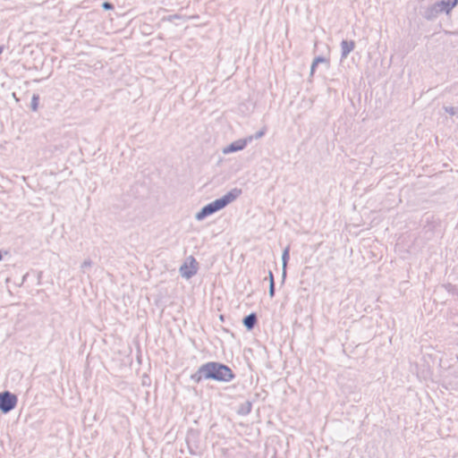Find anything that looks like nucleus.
Instances as JSON below:
<instances>
[{"label": "nucleus", "mask_w": 458, "mask_h": 458, "mask_svg": "<svg viewBox=\"0 0 458 458\" xmlns=\"http://www.w3.org/2000/svg\"><path fill=\"white\" fill-rule=\"evenodd\" d=\"M321 63H325V64H328V61L325 57L318 56V57L314 58V60L311 64V67H310V75H312L314 73L317 65Z\"/></svg>", "instance_id": "nucleus-10"}, {"label": "nucleus", "mask_w": 458, "mask_h": 458, "mask_svg": "<svg viewBox=\"0 0 458 458\" xmlns=\"http://www.w3.org/2000/svg\"><path fill=\"white\" fill-rule=\"evenodd\" d=\"M354 47L355 42L353 40H343L341 42V59H345Z\"/></svg>", "instance_id": "nucleus-7"}, {"label": "nucleus", "mask_w": 458, "mask_h": 458, "mask_svg": "<svg viewBox=\"0 0 458 458\" xmlns=\"http://www.w3.org/2000/svg\"><path fill=\"white\" fill-rule=\"evenodd\" d=\"M452 9L458 4V0H449Z\"/></svg>", "instance_id": "nucleus-19"}, {"label": "nucleus", "mask_w": 458, "mask_h": 458, "mask_svg": "<svg viewBox=\"0 0 458 458\" xmlns=\"http://www.w3.org/2000/svg\"><path fill=\"white\" fill-rule=\"evenodd\" d=\"M250 411H251V403H250V402H246V403H244L241 406V408H240V410H239V412H240L241 414L246 415V414L250 413Z\"/></svg>", "instance_id": "nucleus-12"}, {"label": "nucleus", "mask_w": 458, "mask_h": 458, "mask_svg": "<svg viewBox=\"0 0 458 458\" xmlns=\"http://www.w3.org/2000/svg\"><path fill=\"white\" fill-rule=\"evenodd\" d=\"M269 296L272 298L275 295V282L272 281L269 284V290H268Z\"/></svg>", "instance_id": "nucleus-16"}, {"label": "nucleus", "mask_w": 458, "mask_h": 458, "mask_svg": "<svg viewBox=\"0 0 458 458\" xmlns=\"http://www.w3.org/2000/svg\"><path fill=\"white\" fill-rule=\"evenodd\" d=\"M251 141H252L251 136H249L245 139L237 140L232 142L231 144H229L228 146H226L225 148H224L222 152H223V154L227 155V154H230L233 152L242 150L245 148L247 144Z\"/></svg>", "instance_id": "nucleus-6"}, {"label": "nucleus", "mask_w": 458, "mask_h": 458, "mask_svg": "<svg viewBox=\"0 0 458 458\" xmlns=\"http://www.w3.org/2000/svg\"><path fill=\"white\" fill-rule=\"evenodd\" d=\"M452 11L449 0L437 2L425 8L422 15L428 21L435 20L439 14L445 13L448 14Z\"/></svg>", "instance_id": "nucleus-3"}, {"label": "nucleus", "mask_w": 458, "mask_h": 458, "mask_svg": "<svg viewBox=\"0 0 458 458\" xmlns=\"http://www.w3.org/2000/svg\"><path fill=\"white\" fill-rule=\"evenodd\" d=\"M191 378L195 383H199L202 378H205V372L201 371V366L194 374L191 375Z\"/></svg>", "instance_id": "nucleus-11"}, {"label": "nucleus", "mask_w": 458, "mask_h": 458, "mask_svg": "<svg viewBox=\"0 0 458 458\" xmlns=\"http://www.w3.org/2000/svg\"><path fill=\"white\" fill-rule=\"evenodd\" d=\"M18 402L17 396L9 392L0 393V411L3 413H8L16 407Z\"/></svg>", "instance_id": "nucleus-4"}, {"label": "nucleus", "mask_w": 458, "mask_h": 458, "mask_svg": "<svg viewBox=\"0 0 458 458\" xmlns=\"http://www.w3.org/2000/svg\"><path fill=\"white\" fill-rule=\"evenodd\" d=\"M289 250H290V246H287L284 250L283 254H282V276H283V278H284L286 276V266H287V262L289 259Z\"/></svg>", "instance_id": "nucleus-9"}, {"label": "nucleus", "mask_w": 458, "mask_h": 458, "mask_svg": "<svg viewBox=\"0 0 458 458\" xmlns=\"http://www.w3.org/2000/svg\"><path fill=\"white\" fill-rule=\"evenodd\" d=\"M39 97L36 94L32 96L30 106L33 111H37L38 106Z\"/></svg>", "instance_id": "nucleus-13"}, {"label": "nucleus", "mask_w": 458, "mask_h": 458, "mask_svg": "<svg viewBox=\"0 0 458 458\" xmlns=\"http://www.w3.org/2000/svg\"><path fill=\"white\" fill-rule=\"evenodd\" d=\"M201 371L205 372V378L217 381L228 382L234 377L229 367L217 362L203 364Z\"/></svg>", "instance_id": "nucleus-2"}, {"label": "nucleus", "mask_w": 458, "mask_h": 458, "mask_svg": "<svg viewBox=\"0 0 458 458\" xmlns=\"http://www.w3.org/2000/svg\"><path fill=\"white\" fill-rule=\"evenodd\" d=\"M2 51H3V47H0V54L2 53Z\"/></svg>", "instance_id": "nucleus-21"}, {"label": "nucleus", "mask_w": 458, "mask_h": 458, "mask_svg": "<svg viewBox=\"0 0 458 458\" xmlns=\"http://www.w3.org/2000/svg\"><path fill=\"white\" fill-rule=\"evenodd\" d=\"M444 110L451 115H454L456 114V110L453 106H444Z\"/></svg>", "instance_id": "nucleus-15"}, {"label": "nucleus", "mask_w": 458, "mask_h": 458, "mask_svg": "<svg viewBox=\"0 0 458 458\" xmlns=\"http://www.w3.org/2000/svg\"><path fill=\"white\" fill-rule=\"evenodd\" d=\"M91 266H92V261L90 259H85L81 266V272L85 273L86 269L90 267Z\"/></svg>", "instance_id": "nucleus-14"}, {"label": "nucleus", "mask_w": 458, "mask_h": 458, "mask_svg": "<svg viewBox=\"0 0 458 458\" xmlns=\"http://www.w3.org/2000/svg\"><path fill=\"white\" fill-rule=\"evenodd\" d=\"M197 271V262L192 256L188 257L187 260L179 268L181 276L186 279L192 277Z\"/></svg>", "instance_id": "nucleus-5"}, {"label": "nucleus", "mask_w": 458, "mask_h": 458, "mask_svg": "<svg viewBox=\"0 0 458 458\" xmlns=\"http://www.w3.org/2000/svg\"><path fill=\"white\" fill-rule=\"evenodd\" d=\"M242 323L248 330H251L257 323L256 314L255 313L249 314L248 316H246L243 318Z\"/></svg>", "instance_id": "nucleus-8"}, {"label": "nucleus", "mask_w": 458, "mask_h": 458, "mask_svg": "<svg viewBox=\"0 0 458 458\" xmlns=\"http://www.w3.org/2000/svg\"><path fill=\"white\" fill-rule=\"evenodd\" d=\"M242 194V190L238 188H233L226 194H225L222 198L217 199L208 205L204 206L198 213L195 215V219L198 221L203 220L205 217L216 213V211L221 210L228 204L234 201L240 195Z\"/></svg>", "instance_id": "nucleus-1"}, {"label": "nucleus", "mask_w": 458, "mask_h": 458, "mask_svg": "<svg viewBox=\"0 0 458 458\" xmlns=\"http://www.w3.org/2000/svg\"><path fill=\"white\" fill-rule=\"evenodd\" d=\"M264 134H265V130L262 129V130L257 131L256 134L254 136H251V137H252V140L253 139L258 140V139H260L261 137H263Z\"/></svg>", "instance_id": "nucleus-17"}, {"label": "nucleus", "mask_w": 458, "mask_h": 458, "mask_svg": "<svg viewBox=\"0 0 458 458\" xmlns=\"http://www.w3.org/2000/svg\"><path fill=\"white\" fill-rule=\"evenodd\" d=\"M102 7H103V9H105V10H112V9L114 8L113 4H110V3H108V2H104V3L102 4Z\"/></svg>", "instance_id": "nucleus-18"}, {"label": "nucleus", "mask_w": 458, "mask_h": 458, "mask_svg": "<svg viewBox=\"0 0 458 458\" xmlns=\"http://www.w3.org/2000/svg\"><path fill=\"white\" fill-rule=\"evenodd\" d=\"M268 279H269V284L274 281V276H273V273L271 271H269L268 273Z\"/></svg>", "instance_id": "nucleus-20"}]
</instances>
